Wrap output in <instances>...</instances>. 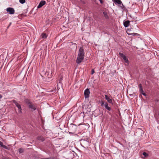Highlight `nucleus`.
Wrapping results in <instances>:
<instances>
[{
  "label": "nucleus",
  "instance_id": "0eeeda50",
  "mask_svg": "<svg viewBox=\"0 0 159 159\" xmlns=\"http://www.w3.org/2000/svg\"><path fill=\"white\" fill-rule=\"evenodd\" d=\"M119 54L120 56L123 58L125 62L128 63V60L126 57L122 53L120 52Z\"/></svg>",
  "mask_w": 159,
  "mask_h": 159
},
{
  "label": "nucleus",
  "instance_id": "2f4dec72",
  "mask_svg": "<svg viewBox=\"0 0 159 159\" xmlns=\"http://www.w3.org/2000/svg\"><path fill=\"white\" fill-rule=\"evenodd\" d=\"M9 26H8L7 27V29H8V28H9Z\"/></svg>",
  "mask_w": 159,
  "mask_h": 159
},
{
  "label": "nucleus",
  "instance_id": "9b49d317",
  "mask_svg": "<svg viewBox=\"0 0 159 159\" xmlns=\"http://www.w3.org/2000/svg\"><path fill=\"white\" fill-rule=\"evenodd\" d=\"M140 43H141V45H142V44H143V45H144V46L145 47V48H141V50H143V49L145 48H146V45L145 43V42L144 40H142V39L140 38Z\"/></svg>",
  "mask_w": 159,
  "mask_h": 159
},
{
  "label": "nucleus",
  "instance_id": "6e6552de",
  "mask_svg": "<svg viewBox=\"0 0 159 159\" xmlns=\"http://www.w3.org/2000/svg\"><path fill=\"white\" fill-rule=\"evenodd\" d=\"M105 97L106 99L107 100V102L109 103H111L112 104H113V103L112 102V101L111 99L107 95H105Z\"/></svg>",
  "mask_w": 159,
  "mask_h": 159
},
{
  "label": "nucleus",
  "instance_id": "412c9836",
  "mask_svg": "<svg viewBox=\"0 0 159 159\" xmlns=\"http://www.w3.org/2000/svg\"><path fill=\"white\" fill-rule=\"evenodd\" d=\"M142 154L145 157H147L149 156L148 154L145 152H143L142 153Z\"/></svg>",
  "mask_w": 159,
  "mask_h": 159
},
{
  "label": "nucleus",
  "instance_id": "bb28decb",
  "mask_svg": "<svg viewBox=\"0 0 159 159\" xmlns=\"http://www.w3.org/2000/svg\"><path fill=\"white\" fill-rule=\"evenodd\" d=\"M142 132H143V131L142 130H141L140 131V132H141V136H142Z\"/></svg>",
  "mask_w": 159,
  "mask_h": 159
},
{
  "label": "nucleus",
  "instance_id": "cd10ccee",
  "mask_svg": "<svg viewBox=\"0 0 159 159\" xmlns=\"http://www.w3.org/2000/svg\"><path fill=\"white\" fill-rule=\"evenodd\" d=\"M2 98V96L0 94V98Z\"/></svg>",
  "mask_w": 159,
  "mask_h": 159
},
{
  "label": "nucleus",
  "instance_id": "7ed1b4c3",
  "mask_svg": "<svg viewBox=\"0 0 159 159\" xmlns=\"http://www.w3.org/2000/svg\"><path fill=\"white\" fill-rule=\"evenodd\" d=\"M77 127L76 125L73 124H71L69 126V129L72 132H74L76 130Z\"/></svg>",
  "mask_w": 159,
  "mask_h": 159
},
{
  "label": "nucleus",
  "instance_id": "f8f14e48",
  "mask_svg": "<svg viewBox=\"0 0 159 159\" xmlns=\"http://www.w3.org/2000/svg\"><path fill=\"white\" fill-rule=\"evenodd\" d=\"M0 145L1 147L5 149H7L8 150H9L10 149V148L9 147H8L5 145H4L3 144V143L0 141Z\"/></svg>",
  "mask_w": 159,
  "mask_h": 159
},
{
  "label": "nucleus",
  "instance_id": "6ab92c4d",
  "mask_svg": "<svg viewBox=\"0 0 159 159\" xmlns=\"http://www.w3.org/2000/svg\"><path fill=\"white\" fill-rule=\"evenodd\" d=\"M41 37L42 39H45L47 38V36L46 34L43 33L41 34Z\"/></svg>",
  "mask_w": 159,
  "mask_h": 159
},
{
  "label": "nucleus",
  "instance_id": "7c9ffc66",
  "mask_svg": "<svg viewBox=\"0 0 159 159\" xmlns=\"http://www.w3.org/2000/svg\"><path fill=\"white\" fill-rule=\"evenodd\" d=\"M62 80V78L61 77L60 79V81H61Z\"/></svg>",
  "mask_w": 159,
  "mask_h": 159
},
{
  "label": "nucleus",
  "instance_id": "4468645a",
  "mask_svg": "<svg viewBox=\"0 0 159 159\" xmlns=\"http://www.w3.org/2000/svg\"><path fill=\"white\" fill-rule=\"evenodd\" d=\"M112 2L116 5H121L122 2L120 0H112Z\"/></svg>",
  "mask_w": 159,
  "mask_h": 159
},
{
  "label": "nucleus",
  "instance_id": "ddd939ff",
  "mask_svg": "<svg viewBox=\"0 0 159 159\" xmlns=\"http://www.w3.org/2000/svg\"><path fill=\"white\" fill-rule=\"evenodd\" d=\"M130 24V21L129 20H126L123 22V25L125 27L129 26Z\"/></svg>",
  "mask_w": 159,
  "mask_h": 159
},
{
  "label": "nucleus",
  "instance_id": "dca6fc26",
  "mask_svg": "<svg viewBox=\"0 0 159 159\" xmlns=\"http://www.w3.org/2000/svg\"><path fill=\"white\" fill-rule=\"evenodd\" d=\"M52 73H51V74L50 75L49 74V73L47 71L45 74V76L48 77V78H50L51 77V74Z\"/></svg>",
  "mask_w": 159,
  "mask_h": 159
},
{
  "label": "nucleus",
  "instance_id": "c85d7f7f",
  "mask_svg": "<svg viewBox=\"0 0 159 159\" xmlns=\"http://www.w3.org/2000/svg\"><path fill=\"white\" fill-rule=\"evenodd\" d=\"M11 22L9 24V26H10V25H11Z\"/></svg>",
  "mask_w": 159,
  "mask_h": 159
},
{
  "label": "nucleus",
  "instance_id": "b1692460",
  "mask_svg": "<svg viewBox=\"0 0 159 159\" xmlns=\"http://www.w3.org/2000/svg\"><path fill=\"white\" fill-rule=\"evenodd\" d=\"M19 2L20 3L23 4L25 2V0H19Z\"/></svg>",
  "mask_w": 159,
  "mask_h": 159
},
{
  "label": "nucleus",
  "instance_id": "423d86ee",
  "mask_svg": "<svg viewBox=\"0 0 159 159\" xmlns=\"http://www.w3.org/2000/svg\"><path fill=\"white\" fill-rule=\"evenodd\" d=\"M7 11L10 14H13L15 13L14 9L12 7H8L7 9Z\"/></svg>",
  "mask_w": 159,
  "mask_h": 159
},
{
  "label": "nucleus",
  "instance_id": "f3484780",
  "mask_svg": "<svg viewBox=\"0 0 159 159\" xmlns=\"http://www.w3.org/2000/svg\"><path fill=\"white\" fill-rule=\"evenodd\" d=\"M37 139L38 140H41L42 141H43L45 140L44 138L42 136H39L37 138Z\"/></svg>",
  "mask_w": 159,
  "mask_h": 159
},
{
  "label": "nucleus",
  "instance_id": "393cba45",
  "mask_svg": "<svg viewBox=\"0 0 159 159\" xmlns=\"http://www.w3.org/2000/svg\"><path fill=\"white\" fill-rule=\"evenodd\" d=\"M94 73V70L93 69L91 71V74H93Z\"/></svg>",
  "mask_w": 159,
  "mask_h": 159
},
{
  "label": "nucleus",
  "instance_id": "9d476101",
  "mask_svg": "<svg viewBox=\"0 0 159 159\" xmlns=\"http://www.w3.org/2000/svg\"><path fill=\"white\" fill-rule=\"evenodd\" d=\"M15 105H16V106L18 108V110L19 112L20 113H21L22 109H21V106H20V105L18 103H17V102H16L15 103Z\"/></svg>",
  "mask_w": 159,
  "mask_h": 159
},
{
  "label": "nucleus",
  "instance_id": "5701e85b",
  "mask_svg": "<svg viewBox=\"0 0 159 159\" xmlns=\"http://www.w3.org/2000/svg\"><path fill=\"white\" fill-rule=\"evenodd\" d=\"M18 151H19V152L20 153H22L24 152V149L23 148H20L19 149Z\"/></svg>",
  "mask_w": 159,
  "mask_h": 159
},
{
  "label": "nucleus",
  "instance_id": "2eb2a0df",
  "mask_svg": "<svg viewBox=\"0 0 159 159\" xmlns=\"http://www.w3.org/2000/svg\"><path fill=\"white\" fill-rule=\"evenodd\" d=\"M108 103L106 102L105 103L104 106L106 109L108 111H110L111 110V108L110 107L108 106Z\"/></svg>",
  "mask_w": 159,
  "mask_h": 159
},
{
  "label": "nucleus",
  "instance_id": "c756f323",
  "mask_svg": "<svg viewBox=\"0 0 159 159\" xmlns=\"http://www.w3.org/2000/svg\"><path fill=\"white\" fill-rule=\"evenodd\" d=\"M3 159H8V158L6 157H5L3 158Z\"/></svg>",
  "mask_w": 159,
  "mask_h": 159
},
{
  "label": "nucleus",
  "instance_id": "1a4fd4ad",
  "mask_svg": "<svg viewBox=\"0 0 159 159\" xmlns=\"http://www.w3.org/2000/svg\"><path fill=\"white\" fill-rule=\"evenodd\" d=\"M46 2L45 1H42L40 2L39 5L37 6L38 8H39L43 6L45 4Z\"/></svg>",
  "mask_w": 159,
  "mask_h": 159
},
{
  "label": "nucleus",
  "instance_id": "a878e982",
  "mask_svg": "<svg viewBox=\"0 0 159 159\" xmlns=\"http://www.w3.org/2000/svg\"><path fill=\"white\" fill-rule=\"evenodd\" d=\"M99 1L101 4H102L103 3V2L102 0H99Z\"/></svg>",
  "mask_w": 159,
  "mask_h": 159
},
{
  "label": "nucleus",
  "instance_id": "f257e3e1",
  "mask_svg": "<svg viewBox=\"0 0 159 159\" xmlns=\"http://www.w3.org/2000/svg\"><path fill=\"white\" fill-rule=\"evenodd\" d=\"M85 52L83 47H81L79 49L76 62L78 64L80 63L84 59L85 56Z\"/></svg>",
  "mask_w": 159,
  "mask_h": 159
},
{
  "label": "nucleus",
  "instance_id": "aec40b11",
  "mask_svg": "<svg viewBox=\"0 0 159 159\" xmlns=\"http://www.w3.org/2000/svg\"><path fill=\"white\" fill-rule=\"evenodd\" d=\"M106 102H105L104 101H102L99 102V103L100 104L101 106L102 107H103Z\"/></svg>",
  "mask_w": 159,
  "mask_h": 159
},
{
  "label": "nucleus",
  "instance_id": "20e7f679",
  "mask_svg": "<svg viewBox=\"0 0 159 159\" xmlns=\"http://www.w3.org/2000/svg\"><path fill=\"white\" fill-rule=\"evenodd\" d=\"M140 94H141L145 96L146 98H147V94L144 92L142 88V86L141 84H140Z\"/></svg>",
  "mask_w": 159,
  "mask_h": 159
},
{
  "label": "nucleus",
  "instance_id": "f03ea898",
  "mask_svg": "<svg viewBox=\"0 0 159 159\" xmlns=\"http://www.w3.org/2000/svg\"><path fill=\"white\" fill-rule=\"evenodd\" d=\"M25 102L28 105L29 108L31 110L34 111L37 108L35 105L33 104L29 99H25Z\"/></svg>",
  "mask_w": 159,
  "mask_h": 159
},
{
  "label": "nucleus",
  "instance_id": "4be33fe9",
  "mask_svg": "<svg viewBox=\"0 0 159 159\" xmlns=\"http://www.w3.org/2000/svg\"><path fill=\"white\" fill-rule=\"evenodd\" d=\"M120 5V7L122 9H123V10H125V7L122 3H121V5Z\"/></svg>",
  "mask_w": 159,
  "mask_h": 159
},
{
  "label": "nucleus",
  "instance_id": "a211bd4d",
  "mask_svg": "<svg viewBox=\"0 0 159 159\" xmlns=\"http://www.w3.org/2000/svg\"><path fill=\"white\" fill-rule=\"evenodd\" d=\"M103 14L104 17L106 19L108 18V17L107 15V12L106 11H104L103 12Z\"/></svg>",
  "mask_w": 159,
  "mask_h": 159
},
{
  "label": "nucleus",
  "instance_id": "39448f33",
  "mask_svg": "<svg viewBox=\"0 0 159 159\" xmlns=\"http://www.w3.org/2000/svg\"><path fill=\"white\" fill-rule=\"evenodd\" d=\"M90 94L89 89H86L84 92V95L85 98H89Z\"/></svg>",
  "mask_w": 159,
  "mask_h": 159
}]
</instances>
